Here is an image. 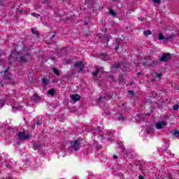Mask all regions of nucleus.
<instances>
[{
	"mask_svg": "<svg viewBox=\"0 0 179 179\" xmlns=\"http://www.w3.org/2000/svg\"><path fill=\"white\" fill-rule=\"evenodd\" d=\"M71 99L74 101H79L80 100V96H79L78 94H73L71 96Z\"/></svg>",
	"mask_w": 179,
	"mask_h": 179,
	"instance_id": "4468645a",
	"label": "nucleus"
},
{
	"mask_svg": "<svg viewBox=\"0 0 179 179\" xmlns=\"http://www.w3.org/2000/svg\"><path fill=\"white\" fill-rule=\"evenodd\" d=\"M142 121H145V120H144V119H142Z\"/></svg>",
	"mask_w": 179,
	"mask_h": 179,
	"instance_id": "a18cd8bd",
	"label": "nucleus"
},
{
	"mask_svg": "<svg viewBox=\"0 0 179 179\" xmlns=\"http://www.w3.org/2000/svg\"><path fill=\"white\" fill-rule=\"evenodd\" d=\"M16 110H20V108L16 104L12 105V110L15 112Z\"/></svg>",
	"mask_w": 179,
	"mask_h": 179,
	"instance_id": "a211bd4d",
	"label": "nucleus"
},
{
	"mask_svg": "<svg viewBox=\"0 0 179 179\" xmlns=\"http://www.w3.org/2000/svg\"><path fill=\"white\" fill-rule=\"evenodd\" d=\"M9 68H8L4 72V79H10L12 78V74L10 73H8Z\"/></svg>",
	"mask_w": 179,
	"mask_h": 179,
	"instance_id": "9d476101",
	"label": "nucleus"
},
{
	"mask_svg": "<svg viewBox=\"0 0 179 179\" xmlns=\"http://www.w3.org/2000/svg\"><path fill=\"white\" fill-rule=\"evenodd\" d=\"M110 134H114V131H110Z\"/></svg>",
	"mask_w": 179,
	"mask_h": 179,
	"instance_id": "79ce46f5",
	"label": "nucleus"
},
{
	"mask_svg": "<svg viewBox=\"0 0 179 179\" xmlns=\"http://www.w3.org/2000/svg\"><path fill=\"white\" fill-rule=\"evenodd\" d=\"M37 9H40V7H36L35 10H37Z\"/></svg>",
	"mask_w": 179,
	"mask_h": 179,
	"instance_id": "ea45409f",
	"label": "nucleus"
},
{
	"mask_svg": "<svg viewBox=\"0 0 179 179\" xmlns=\"http://www.w3.org/2000/svg\"><path fill=\"white\" fill-rule=\"evenodd\" d=\"M48 94H50V96H54L55 94V90L51 89L48 91Z\"/></svg>",
	"mask_w": 179,
	"mask_h": 179,
	"instance_id": "f3484780",
	"label": "nucleus"
},
{
	"mask_svg": "<svg viewBox=\"0 0 179 179\" xmlns=\"http://www.w3.org/2000/svg\"><path fill=\"white\" fill-rule=\"evenodd\" d=\"M106 40H107V41H110V38L106 37Z\"/></svg>",
	"mask_w": 179,
	"mask_h": 179,
	"instance_id": "58836bf2",
	"label": "nucleus"
},
{
	"mask_svg": "<svg viewBox=\"0 0 179 179\" xmlns=\"http://www.w3.org/2000/svg\"><path fill=\"white\" fill-rule=\"evenodd\" d=\"M109 13L112 16H117V13L115 11L113 10H110Z\"/></svg>",
	"mask_w": 179,
	"mask_h": 179,
	"instance_id": "5701e85b",
	"label": "nucleus"
},
{
	"mask_svg": "<svg viewBox=\"0 0 179 179\" xmlns=\"http://www.w3.org/2000/svg\"><path fill=\"white\" fill-rule=\"evenodd\" d=\"M103 71H104V69H103V67L97 66H96V72H93L92 75L94 76H97V72H103Z\"/></svg>",
	"mask_w": 179,
	"mask_h": 179,
	"instance_id": "f8f14e48",
	"label": "nucleus"
},
{
	"mask_svg": "<svg viewBox=\"0 0 179 179\" xmlns=\"http://www.w3.org/2000/svg\"><path fill=\"white\" fill-rule=\"evenodd\" d=\"M120 63H117V64H115L113 66V68L114 69H118V68H120Z\"/></svg>",
	"mask_w": 179,
	"mask_h": 179,
	"instance_id": "393cba45",
	"label": "nucleus"
},
{
	"mask_svg": "<svg viewBox=\"0 0 179 179\" xmlns=\"http://www.w3.org/2000/svg\"><path fill=\"white\" fill-rule=\"evenodd\" d=\"M129 94H134V91H128Z\"/></svg>",
	"mask_w": 179,
	"mask_h": 179,
	"instance_id": "72a5a7b5",
	"label": "nucleus"
},
{
	"mask_svg": "<svg viewBox=\"0 0 179 179\" xmlns=\"http://www.w3.org/2000/svg\"><path fill=\"white\" fill-rule=\"evenodd\" d=\"M31 58H33V55L27 54L25 56H21L20 61V62H27V61H31Z\"/></svg>",
	"mask_w": 179,
	"mask_h": 179,
	"instance_id": "20e7f679",
	"label": "nucleus"
},
{
	"mask_svg": "<svg viewBox=\"0 0 179 179\" xmlns=\"http://www.w3.org/2000/svg\"><path fill=\"white\" fill-rule=\"evenodd\" d=\"M178 105H175V106H173V110H174V111H177V110H178Z\"/></svg>",
	"mask_w": 179,
	"mask_h": 179,
	"instance_id": "a878e982",
	"label": "nucleus"
},
{
	"mask_svg": "<svg viewBox=\"0 0 179 179\" xmlns=\"http://www.w3.org/2000/svg\"><path fill=\"white\" fill-rule=\"evenodd\" d=\"M6 167H8L10 169L12 167V165L8 164V162H6Z\"/></svg>",
	"mask_w": 179,
	"mask_h": 179,
	"instance_id": "c756f323",
	"label": "nucleus"
},
{
	"mask_svg": "<svg viewBox=\"0 0 179 179\" xmlns=\"http://www.w3.org/2000/svg\"><path fill=\"white\" fill-rule=\"evenodd\" d=\"M140 118H143V117H145L143 115H141L140 116Z\"/></svg>",
	"mask_w": 179,
	"mask_h": 179,
	"instance_id": "4c0bfd02",
	"label": "nucleus"
},
{
	"mask_svg": "<svg viewBox=\"0 0 179 179\" xmlns=\"http://www.w3.org/2000/svg\"><path fill=\"white\" fill-rule=\"evenodd\" d=\"M138 178H139V179H144V178H143V176H140L138 177Z\"/></svg>",
	"mask_w": 179,
	"mask_h": 179,
	"instance_id": "e433bc0d",
	"label": "nucleus"
},
{
	"mask_svg": "<svg viewBox=\"0 0 179 179\" xmlns=\"http://www.w3.org/2000/svg\"><path fill=\"white\" fill-rule=\"evenodd\" d=\"M167 125V122L165 120H162L159 122H157L155 124V127L157 129H162V128H164Z\"/></svg>",
	"mask_w": 179,
	"mask_h": 179,
	"instance_id": "39448f33",
	"label": "nucleus"
},
{
	"mask_svg": "<svg viewBox=\"0 0 179 179\" xmlns=\"http://www.w3.org/2000/svg\"><path fill=\"white\" fill-rule=\"evenodd\" d=\"M147 134H150V131H147Z\"/></svg>",
	"mask_w": 179,
	"mask_h": 179,
	"instance_id": "37998d69",
	"label": "nucleus"
},
{
	"mask_svg": "<svg viewBox=\"0 0 179 179\" xmlns=\"http://www.w3.org/2000/svg\"><path fill=\"white\" fill-rule=\"evenodd\" d=\"M20 53L19 52H17L16 50L13 51L11 55H10V58H15L17 59V55H19Z\"/></svg>",
	"mask_w": 179,
	"mask_h": 179,
	"instance_id": "ddd939ff",
	"label": "nucleus"
},
{
	"mask_svg": "<svg viewBox=\"0 0 179 179\" xmlns=\"http://www.w3.org/2000/svg\"><path fill=\"white\" fill-rule=\"evenodd\" d=\"M71 148L78 152V150H80V142L79 140H76L70 142Z\"/></svg>",
	"mask_w": 179,
	"mask_h": 179,
	"instance_id": "f03ea898",
	"label": "nucleus"
},
{
	"mask_svg": "<svg viewBox=\"0 0 179 179\" xmlns=\"http://www.w3.org/2000/svg\"><path fill=\"white\" fill-rule=\"evenodd\" d=\"M1 124H0V129H1Z\"/></svg>",
	"mask_w": 179,
	"mask_h": 179,
	"instance_id": "49530a36",
	"label": "nucleus"
},
{
	"mask_svg": "<svg viewBox=\"0 0 179 179\" xmlns=\"http://www.w3.org/2000/svg\"><path fill=\"white\" fill-rule=\"evenodd\" d=\"M115 118L116 120H118V121H122L124 120V116L121 113L116 114Z\"/></svg>",
	"mask_w": 179,
	"mask_h": 179,
	"instance_id": "2eb2a0df",
	"label": "nucleus"
},
{
	"mask_svg": "<svg viewBox=\"0 0 179 179\" xmlns=\"http://www.w3.org/2000/svg\"><path fill=\"white\" fill-rule=\"evenodd\" d=\"M52 71L54 73H55V75H57V76H59V71H58V69H57V68L54 67L52 69Z\"/></svg>",
	"mask_w": 179,
	"mask_h": 179,
	"instance_id": "412c9836",
	"label": "nucleus"
},
{
	"mask_svg": "<svg viewBox=\"0 0 179 179\" xmlns=\"http://www.w3.org/2000/svg\"><path fill=\"white\" fill-rule=\"evenodd\" d=\"M157 78H158V79H162V73L157 74Z\"/></svg>",
	"mask_w": 179,
	"mask_h": 179,
	"instance_id": "cd10ccee",
	"label": "nucleus"
},
{
	"mask_svg": "<svg viewBox=\"0 0 179 179\" xmlns=\"http://www.w3.org/2000/svg\"><path fill=\"white\" fill-rule=\"evenodd\" d=\"M154 3H160V0H152Z\"/></svg>",
	"mask_w": 179,
	"mask_h": 179,
	"instance_id": "c85d7f7f",
	"label": "nucleus"
},
{
	"mask_svg": "<svg viewBox=\"0 0 179 179\" xmlns=\"http://www.w3.org/2000/svg\"><path fill=\"white\" fill-rule=\"evenodd\" d=\"M94 135H95V136H96V133H94Z\"/></svg>",
	"mask_w": 179,
	"mask_h": 179,
	"instance_id": "de8ad7c7",
	"label": "nucleus"
},
{
	"mask_svg": "<svg viewBox=\"0 0 179 179\" xmlns=\"http://www.w3.org/2000/svg\"><path fill=\"white\" fill-rule=\"evenodd\" d=\"M31 16H33L34 17H36V19H38V17H40V15L36 13H33L31 14Z\"/></svg>",
	"mask_w": 179,
	"mask_h": 179,
	"instance_id": "b1692460",
	"label": "nucleus"
},
{
	"mask_svg": "<svg viewBox=\"0 0 179 179\" xmlns=\"http://www.w3.org/2000/svg\"><path fill=\"white\" fill-rule=\"evenodd\" d=\"M41 124H43V122L41 120H38L36 123L37 125H41Z\"/></svg>",
	"mask_w": 179,
	"mask_h": 179,
	"instance_id": "7c9ffc66",
	"label": "nucleus"
},
{
	"mask_svg": "<svg viewBox=\"0 0 179 179\" xmlns=\"http://www.w3.org/2000/svg\"><path fill=\"white\" fill-rule=\"evenodd\" d=\"M113 159H118V157H117V155H114V156H113Z\"/></svg>",
	"mask_w": 179,
	"mask_h": 179,
	"instance_id": "f704fd0d",
	"label": "nucleus"
},
{
	"mask_svg": "<svg viewBox=\"0 0 179 179\" xmlns=\"http://www.w3.org/2000/svg\"><path fill=\"white\" fill-rule=\"evenodd\" d=\"M17 145H20V142H17Z\"/></svg>",
	"mask_w": 179,
	"mask_h": 179,
	"instance_id": "c03bdc74",
	"label": "nucleus"
},
{
	"mask_svg": "<svg viewBox=\"0 0 179 179\" xmlns=\"http://www.w3.org/2000/svg\"><path fill=\"white\" fill-rule=\"evenodd\" d=\"M171 156H174V155L171 154Z\"/></svg>",
	"mask_w": 179,
	"mask_h": 179,
	"instance_id": "09e8293b",
	"label": "nucleus"
},
{
	"mask_svg": "<svg viewBox=\"0 0 179 179\" xmlns=\"http://www.w3.org/2000/svg\"><path fill=\"white\" fill-rule=\"evenodd\" d=\"M159 64V61H152L149 57H148V60L146 62H143V66H155V65H157Z\"/></svg>",
	"mask_w": 179,
	"mask_h": 179,
	"instance_id": "7ed1b4c3",
	"label": "nucleus"
},
{
	"mask_svg": "<svg viewBox=\"0 0 179 179\" xmlns=\"http://www.w3.org/2000/svg\"><path fill=\"white\" fill-rule=\"evenodd\" d=\"M31 33H33V34H36V36H37V37H38V36H39L38 31H37L36 28H32L31 29Z\"/></svg>",
	"mask_w": 179,
	"mask_h": 179,
	"instance_id": "6ab92c4d",
	"label": "nucleus"
},
{
	"mask_svg": "<svg viewBox=\"0 0 179 179\" xmlns=\"http://www.w3.org/2000/svg\"><path fill=\"white\" fill-rule=\"evenodd\" d=\"M103 99H104V98H103V97H102V96L99 97V101H100V100H103Z\"/></svg>",
	"mask_w": 179,
	"mask_h": 179,
	"instance_id": "c9c22d12",
	"label": "nucleus"
},
{
	"mask_svg": "<svg viewBox=\"0 0 179 179\" xmlns=\"http://www.w3.org/2000/svg\"><path fill=\"white\" fill-rule=\"evenodd\" d=\"M173 37H174V36H173V35H171L168 37H164V36L163 35L162 33H159L158 38H159V40H165V41H170V40H171V38H173Z\"/></svg>",
	"mask_w": 179,
	"mask_h": 179,
	"instance_id": "6e6552de",
	"label": "nucleus"
},
{
	"mask_svg": "<svg viewBox=\"0 0 179 179\" xmlns=\"http://www.w3.org/2000/svg\"><path fill=\"white\" fill-rule=\"evenodd\" d=\"M55 37V34L52 35V38H54Z\"/></svg>",
	"mask_w": 179,
	"mask_h": 179,
	"instance_id": "a19ab883",
	"label": "nucleus"
},
{
	"mask_svg": "<svg viewBox=\"0 0 179 179\" xmlns=\"http://www.w3.org/2000/svg\"><path fill=\"white\" fill-rule=\"evenodd\" d=\"M119 148L121 149L122 152H124V146L119 145Z\"/></svg>",
	"mask_w": 179,
	"mask_h": 179,
	"instance_id": "473e14b6",
	"label": "nucleus"
},
{
	"mask_svg": "<svg viewBox=\"0 0 179 179\" xmlns=\"http://www.w3.org/2000/svg\"><path fill=\"white\" fill-rule=\"evenodd\" d=\"M170 58V55L169 54H164L161 58H159V61H161V62H166V61H169Z\"/></svg>",
	"mask_w": 179,
	"mask_h": 179,
	"instance_id": "1a4fd4ad",
	"label": "nucleus"
},
{
	"mask_svg": "<svg viewBox=\"0 0 179 179\" xmlns=\"http://www.w3.org/2000/svg\"><path fill=\"white\" fill-rule=\"evenodd\" d=\"M74 66L76 68H79V73H80V72H83V69H85V64H83V62H82V61L80 62H77Z\"/></svg>",
	"mask_w": 179,
	"mask_h": 179,
	"instance_id": "423d86ee",
	"label": "nucleus"
},
{
	"mask_svg": "<svg viewBox=\"0 0 179 179\" xmlns=\"http://www.w3.org/2000/svg\"><path fill=\"white\" fill-rule=\"evenodd\" d=\"M8 99L10 101H13V99L12 98H10L9 99V96H6L5 99L0 97V108H2V107H3V106H5L6 101H8Z\"/></svg>",
	"mask_w": 179,
	"mask_h": 179,
	"instance_id": "0eeeda50",
	"label": "nucleus"
},
{
	"mask_svg": "<svg viewBox=\"0 0 179 179\" xmlns=\"http://www.w3.org/2000/svg\"><path fill=\"white\" fill-rule=\"evenodd\" d=\"M143 34L145 36H150V34H152V31H150V30L144 31Z\"/></svg>",
	"mask_w": 179,
	"mask_h": 179,
	"instance_id": "4be33fe9",
	"label": "nucleus"
},
{
	"mask_svg": "<svg viewBox=\"0 0 179 179\" xmlns=\"http://www.w3.org/2000/svg\"><path fill=\"white\" fill-rule=\"evenodd\" d=\"M173 136H176V138L179 137V131L178 130H176L172 132Z\"/></svg>",
	"mask_w": 179,
	"mask_h": 179,
	"instance_id": "aec40b11",
	"label": "nucleus"
},
{
	"mask_svg": "<svg viewBox=\"0 0 179 179\" xmlns=\"http://www.w3.org/2000/svg\"><path fill=\"white\" fill-rule=\"evenodd\" d=\"M118 48H120V44H117L115 47V50H118Z\"/></svg>",
	"mask_w": 179,
	"mask_h": 179,
	"instance_id": "2f4dec72",
	"label": "nucleus"
},
{
	"mask_svg": "<svg viewBox=\"0 0 179 179\" xmlns=\"http://www.w3.org/2000/svg\"><path fill=\"white\" fill-rule=\"evenodd\" d=\"M30 138H31V134L26 133L25 131H20L17 134V139L18 141H20V142L27 141V139H30Z\"/></svg>",
	"mask_w": 179,
	"mask_h": 179,
	"instance_id": "f257e3e1",
	"label": "nucleus"
},
{
	"mask_svg": "<svg viewBox=\"0 0 179 179\" xmlns=\"http://www.w3.org/2000/svg\"><path fill=\"white\" fill-rule=\"evenodd\" d=\"M42 83L45 86H47L50 83V80H48L47 78H42Z\"/></svg>",
	"mask_w": 179,
	"mask_h": 179,
	"instance_id": "dca6fc26",
	"label": "nucleus"
},
{
	"mask_svg": "<svg viewBox=\"0 0 179 179\" xmlns=\"http://www.w3.org/2000/svg\"><path fill=\"white\" fill-rule=\"evenodd\" d=\"M100 59H102V61H108L110 59V57L106 54H101L99 56Z\"/></svg>",
	"mask_w": 179,
	"mask_h": 179,
	"instance_id": "9b49d317",
	"label": "nucleus"
},
{
	"mask_svg": "<svg viewBox=\"0 0 179 179\" xmlns=\"http://www.w3.org/2000/svg\"><path fill=\"white\" fill-rule=\"evenodd\" d=\"M115 42H116L117 44H120V43H121V38H117L115 39Z\"/></svg>",
	"mask_w": 179,
	"mask_h": 179,
	"instance_id": "bb28decb",
	"label": "nucleus"
}]
</instances>
